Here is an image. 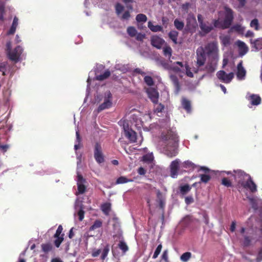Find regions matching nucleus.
Instances as JSON below:
<instances>
[{
    "label": "nucleus",
    "mask_w": 262,
    "mask_h": 262,
    "mask_svg": "<svg viewBox=\"0 0 262 262\" xmlns=\"http://www.w3.org/2000/svg\"><path fill=\"white\" fill-rule=\"evenodd\" d=\"M198 166L189 160L185 161L182 163L181 168L187 169L189 170H194Z\"/></svg>",
    "instance_id": "obj_26"
},
{
    "label": "nucleus",
    "mask_w": 262,
    "mask_h": 262,
    "mask_svg": "<svg viewBox=\"0 0 262 262\" xmlns=\"http://www.w3.org/2000/svg\"><path fill=\"white\" fill-rule=\"evenodd\" d=\"M133 180L132 179H128L125 177H120L116 180V184H124L129 182H133Z\"/></svg>",
    "instance_id": "obj_41"
},
{
    "label": "nucleus",
    "mask_w": 262,
    "mask_h": 262,
    "mask_svg": "<svg viewBox=\"0 0 262 262\" xmlns=\"http://www.w3.org/2000/svg\"><path fill=\"white\" fill-rule=\"evenodd\" d=\"M82 198L77 197L75 202V209L77 210V214L79 216V220L82 221L84 219V211H83V206L82 204Z\"/></svg>",
    "instance_id": "obj_15"
},
{
    "label": "nucleus",
    "mask_w": 262,
    "mask_h": 262,
    "mask_svg": "<svg viewBox=\"0 0 262 262\" xmlns=\"http://www.w3.org/2000/svg\"><path fill=\"white\" fill-rule=\"evenodd\" d=\"M119 248L123 251L124 253L128 250V247L126 244L123 241H120L118 244Z\"/></svg>",
    "instance_id": "obj_44"
},
{
    "label": "nucleus",
    "mask_w": 262,
    "mask_h": 262,
    "mask_svg": "<svg viewBox=\"0 0 262 262\" xmlns=\"http://www.w3.org/2000/svg\"><path fill=\"white\" fill-rule=\"evenodd\" d=\"M182 163V162H181L179 159H176L171 162L169 167L170 170V176L172 178H176L177 177L178 174V171L180 168H181Z\"/></svg>",
    "instance_id": "obj_13"
},
{
    "label": "nucleus",
    "mask_w": 262,
    "mask_h": 262,
    "mask_svg": "<svg viewBox=\"0 0 262 262\" xmlns=\"http://www.w3.org/2000/svg\"><path fill=\"white\" fill-rule=\"evenodd\" d=\"M115 69L116 70L120 71L123 73H125L127 71V68L124 64H116L115 66Z\"/></svg>",
    "instance_id": "obj_46"
},
{
    "label": "nucleus",
    "mask_w": 262,
    "mask_h": 262,
    "mask_svg": "<svg viewBox=\"0 0 262 262\" xmlns=\"http://www.w3.org/2000/svg\"><path fill=\"white\" fill-rule=\"evenodd\" d=\"M148 27L151 31L154 32H159L162 30V26L160 25H154L150 21L148 23Z\"/></svg>",
    "instance_id": "obj_35"
},
{
    "label": "nucleus",
    "mask_w": 262,
    "mask_h": 262,
    "mask_svg": "<svg viewBox=\"0 0 262 262\" xmlns=\"http://www.w3.org/2000/svg\"><path fill=\"white\" fill-rule=\"evenodd\" d=\"M207 56L208 60L205 67V70L208 74H211L216 70L219 59L217 41L209 42L204 47L201 46L196 49V58L198 67L204 66Z\"/></svg>",
    "instance_id": "obj_1"
},
{
    "label": "nucleus",
    "mask_w": 262,
    "mask_h": 262,
    "mask_svg": "<svg viewBox=\"0 0 262 262\" xmlns=\"http://www.w3.org/2000/svg\"><path fill=\"white\" fill-rule=\"evenodd\" d=\"M94 157L96 161L99 164H101L104 161V157L102 152L101 145L97 142L94 145Z\"/></svg>",
    "instance_id": "obj_11"
},
{
    "label": "nucleus",
    "mask_w": 262,
    "mask_h": 262,
    "mask_svg": "<svg viewBox=\"0 0 262 262\" xmlns=\"http://www.w3.org/2000/svg\"><path fill=\"white\" fill-rule=\"evenodd\" d=\"M144 82L146 84L149 86H151L154 84V81L152 78L150 76H146L144 78Z\"/></svg>",
    "instance_id": "obj_60"
},
{
    "label": "nucleus",
    "mask_w": 262,
    "mask_h": 262,
    "mask_svg": "<svg viewBox=\"0 0 262 262\" xmlns=\"http://www.w3.org/2000/svg\"><path fill=\"white\" fill-rule=\"evenodd\" d=\"M111 75V72L108 70H106L103 74L99 75H97L96 70L91 71L89 73V77L87 79V88L86 91V98L90 93V85L92 82H94L95 81H102L107 79Z\"/></svg>",
    "instance_id": "obj_6"
},
{
    "label": "nucleus",
    "mask_w": 262,
    "mask_h": 262,
    "mask_svg": "<svg viewBox=\"0 0 262 262\" xmlns=\"http://www.w3.org/2000/svg\"><path fill=\"white\" fill-rule=\"evenodd\" d=\"M142 160L144 162L151 164L154 161V156L152 152L144 155L142 157Z\"/></svg>",
    "instance_id": "obj_37"
},
{
    "label": "nucleus",
    "mask_w": 262,
    "mask_h": 262,
    "mask_svg": "<svg viewBox=\"0 0 262 262\" xmlns=\"http://www.w3.org/2000/svg\"><path fill=\"white\" fill-rule=\"evenodd\" d=\"M119 17L122 20H128L130 17V12L129 11H125L121 15H120Z\"/></svg>",
    "instance_id": "obj_58"
},
{
    "label": "nucleus",
    "mask_w": 262,
    "mask_h": 262,
    "mask_svg": "<svg viewBox=\"0 0 262 262\" xmlns=\"http://www.w3.org/2000/svg\"><path fill=\"white\" fill-rule=\"evenodd\" d=\"M174 25L175 27L179 30H181L183 29L184 26V24L178 20V19H176L174 20Z\"/></svg>",
    "instance_id": "obj_47"
},
{
    "label": "nucleus",
    "mask_w": 262,
    "mask_h": 262,
    "mask_svg": "<svg viewBox=\"0 0 262 262\" xmlns=\"http://www.w3.org/2000/svg\"><path fill=\"white\" fill-rule=\"evenodd\" d=\"M76 143L74 145V149L76 151L78 149H79L80 147V143H81V138L80 137L79 130L77 129L76 131Z\"/></svg>",
    "instance_id": "obj_38"
},
{
    "label": "nucleus",
    "mask_w": 262,
    "mask_h": 262,
    "mask_svg": "<svg viewBox=\"0 0 262 262\" xmlns=\"http://www.w3.org/2000/svg\"><path fill=\"white\" fill-rule=\"evenodd\" d=\"M235 45L238 48V53L241 56L245 55L248 52V47L244 41L238 40L235 42Z\"/></svg>",
    "instance_id": "obj_22"
},
{
    "label": "nucleus",
    "mask_w": 262,
    "mask_h": 262,
    "mask_svg": "<svg viewBox=\"0 0 262 262\" xmlns=\"http://www.w3.org/2000/svg\"><path fill=\"white\" fill-rule=\"evenodd\" d=\"M200 28L201 31L205 34H206L209 33L211 30L213 29V26L209 23H203L201 24Z\"/></svg>",
    "instance_id": "obj_27"
},
{
    "label": "nucleus",
    "mask_w": 262,
    "mask_h": 262,
    "mask_svg": "<svg viewBox=\"0 0 262 262\" xmlns=\"http://www.w3.org/2000/svg\"><path fill=\"white\" fill-rule=\"evenodd\" d=\"M164 124H162V122H161L160 126L162 127H165L166 129L168 128L169 127V119L168 118H166L165 120H164Z\"/></svg>",
    "instance_id": "obj_63"
},
{
    "label": "nucleus",
    "mask_w": 262,
    "mask_h": 262,
    "mask_svg": "<svg viewBox=\"0 0 262 262\" xmlns=\"http://www.w3.org/2000/svg\"><path fill=\"white\" fill-rule=\"evenodd\" d=\"M102 226V222L100 220H96L94 222L93 225L90 228V230H94L97 228H100Z\"/></svg>",
    "instance_id": "obj_50"
},
{
    "label": "nucleus",
    "mask_w": 262,
    "mask_h": 262,
    "mask_svg": "<svg viewBox=\"0 0 262 262\" xmlns=\"http://www.w3.org/2000/svg\"><path fill=\"white\" fill-rule=\"evenodd\" d=\"M238 2V4L237 6V8L239 9L244 8L246 4V0H237Z\"/></svg>",
    "instance_id": "obj_62"
},
{
    "label": "nucleus",
    "mask_w": 262,
    "mask_h": 262,
    "mask_svg": "<svg viewBox=\"0 0 262 262\" xmlns=\"http://www.w3.org/2000/svg\"><path fill=\"white\" fill-rule=\"evenodd\" d=\"M236 78L238 80H244L245 79L246 71L243 66L242 61H240L237 66Z\"/></svg>",
    "instance_id": "obj_20"
},
{
    "label": "nucleus",
    "mask_w": 262,
    "mask_h": 262,
    "mask_svg": "<svg viewBox=\"0 0 262 262\" xmlns=\"http://www.w3.org/2000/svg\"><path fill=\"white\" fill-rule=\"evenodd\" d=\"M163 53L165 57L168 58L169 60L170 59L172 55V49L169 46H165L163 48Z\"/></svg>",
    "instance_id": "obj_36"
},
{
    "label": "nucleus",
    "mask_w": 262,
    "mask_h": 262,
    "mask_svg": "<svg viewBox=\"0 0 262 262\" xmlns=\"http://www.w3.org/2000/svg\"><path fill=\"white\" fill-rule=\"evenodd\" d=\"M245 30V27L241 24H235L232 26L230 29V32H235L240 34H243Z\"/></svg>",
    "instance_id": "obj_29"
},
{
    "label": "nucleus",
    "mask_w": 262,
    "mask_h": 262,
    "mask_svg": "<svg viewBox=\"0 0 262 262\" xmlns=\"http://www.w3.org/2000/svg\"><path fill=\"white\" fill-rule=\"evenodd\" d=\"M200 180L201 182L207 183L211 179L209 175L207 174H200Z\"/></svg>",
    "instance_id": "obj_53"
},
{
    "label": "nucleus",
    "mask_w": 262,
    "mask_h": 262,
    "mask_svg": "<svg viewBox=\"0 0 262 262\" xmlns=\"http://www.w3.org/2000/svg\"><path fill=\"white\" fill-rule=\"evenodd\" d=\"M250 42L251 45V49L252 51L257 52L259 50H262V38H258L255 39L251 38Z\"/></svg>",
    "instance_id": "obj_21"
},
{
    "label": "nucleus",
    "mask_w": 262,
    "mask_h": 262,
    "mask_svg": "<svg viewBox=\"0 0 262 262\" xmlns=\"http://www.w3.org/2000/svg\"><path fill=\"white\" fill-rule=\"evenodd\" d=\"M133 121V123H134L135 125L138 128H140L142 126H143V121L141 119V118H138V116L135 114H133L129 117Z\"/></svg>",
    "instance_id": "obj_28"
},
{
    "label": "nucleus",
    "mask_w": 262,
    "mask_h": 262,
    "mask_svg": "<svg viewBox=\"0 0 262 262\" xmlns=\"http://www.w3.org/2000/svg\"><path fill=\"white\" fill-rule=\"evenodd\" d=\"M127 33L132 37L135 36L137 34V30L133 27H129L127 29Z\"/></svg>",
    "instance_id": "obj_55"
},
{
    "label": "nucleus",
    "mask_w": 262,
    "mask_h": 262,
    "mask_svg": "<svg viewBox=\"0 0 262 262\" xmlns=\"http://www.w3.org/2000/svg\"><path fill=\"white\" fill-rule=\"evenodd\" d=\"M225 18L223 20L224 23V28H229L231 25L233 20V12L231 9L225 6Z\"/></svg>",
    "instance_id": "obj_12"
},
{
    "label": "nucleus",
    "mask_w": 262,
    "mask_h": 262,
    "mask_svg": "<svg viewBox=\"0 0 262 262\" xmlns=\"http://www.w3.org/2000/svg\"><path fill=\"white\" fill-rule=\"evenodd\" d=\"M24 49L20 46H17L12 51H9L7 54L8 58L11 61L16 63L23 59L22 54Z\"/></svg>",
    "instance_id": "obj_7"
},
{
    "label": "nucleus",
    "mask_w": 262,
    "mask_h": 262,
    "mask_svg": "<svg viewBox=\"0 0 262 262\" xmlns=\"http://www.w3.org/2000/svg\"><path fill=\"white\" fill-rule=\"evenodd\" d=\"M18 25V18L16 16H15L13 18L11 26L7 32V34L8 35H12V34H14Z\"/></svg>",
    "instance_id": "obj_30"
},
{
    "label": "nucleus",
    "mask_w": 262,
    "mask_h": 262,
    "mask_svg": "<svg viewBox=\"0 0 262 262\" xmlns=\"http://www.w3.org/2000/svg\"><path fill=\"white\" fill-rule=\"evenodd\" d=\"M77 176L75 180L77 182V190L75 192V194L76 196L80 194H83L86 189L85 183H86L85 180L83 178L81 174H79V172H77Z\"/></svg>",
    "instance_id": "obj_8"
},
{
    "label": "nucleus",
    "mask_w": 262,
    "mask_h": 262,
    "mask_svg": "<svg viewBox=\"0 0 262 262\" xmlns=\"http://www.w3.org/2000/svg\"><path fill=\"white\" fill-rule=\"evenodd\" d=\"M164 105L161 103L157 104L155 106L154 112L158 116H160L164 111Z\"/></svg>",
    "instance_id": "obj_33"
},
{
    "label": "nucleus",
    "mask_w": 262,
    "mask_h": 262,
    "mask_svg": "<svg viewBox=\"0 0 262 262\" xmlns=\"http://www.w3.org/2000/svg\"><path fill=\"white\" fill-rule=\"evenodd\" d=\"M109 251H110V247H109V246L108 245H107L106 246H105L104 247V248L103 249L102 253L101 255V259H104L106 258V257L107 256V255Z\"/></svg>",
    "instance_id": "obj_56"
},
{
    "label": "nucleus",
    "mask_w": 262,
    "mask_h": 262,
    "mask_svg": "<svg viewBox=\"0 0 262 262\" xmlns=\"http://www.w3.org/2000/svg\"><path fill=\"white\" fill-rule=\"evenodd\" d=\"M247 198L254 210L262 209V200L260 198L257 196H249L247 194Z\"/></svg>",
    "instance_id": "obj_16"
},
{
    "label": "nucleus",
    "mask_w": 262,
    "mask_h": 262,
    "mask_svg": "<svg viewBox=\"0 0 262 262\" xmlns=\"http://www.w3.org/2000/svg\"><path fill=\"white\" fill-rule=\"evenodd\" d=\"M0 72L2 73L4 76L9 74L10 77H12L14 73L12 68L9 66L7 62L0 63Z\"/></svg>",
    "instance_id": "obj_18"
},
{
    "label": "nucleus",
    "mask_w": 262,
    "mask_h": 262,
    "mask_svg": "<svg viewBox=\"0 0 262 262\" xmlns=\"http://www.w3.org/2000/svg\"><path fill=\"white\" fill-rule=\"evenodd\" d=\"M250 26L251 28H254L255 30H258L259 29V24L258 20L257 18H254L252 20Z\"/></svg>",
    "instance_id": "obj_45"
},
{
    "label": "nucleus",
    "mask_w": 262,
    "mask_h": 262,
    "mask_svg": "<svg viewBox=\"0 0 262 262\" xmlns=\"http://www.w3.org/2000/svg\"><path fill=\"white\" fill-rule=\"evenodd\" d=\"M101 209L104 214L108 215L111 209V204L110 203H105L101 205Z\"/></svg>",
    "instance_id": "obj_34"
},
{
    "label": "nucleus",
    "mask_w": 262,
    "mask_h": 262,
    "mask_svg": "<svg viewBox=\"0 0 262 262\" xmlns=\"http://www.w3.org/2000/svg\"><path fill=\"white\" fill-rule=\"evenodd\" d=\"M246 98L252 105H258L261 103V98L257 94L248 92L246 94Z\"/></svg>",
    "instance_id": "obj_17"
},
{
    "label": "nucleus",
    "mask_w": 262,
    "mask_h": 262,
    "mask_svg": "<svg viewBox=\"0 0 262 262\" xmlns=\"http://www.w3.org/2000/svg\"><path fill=\"white\" fill-rule=\"evenodd\" d=\"M213 28H216L222 29H227L226 28H224V23L223 21H220L219 19H215L213 20Z\"/></svg>",
    "instance_id": "obj_40"
},
{
    "label": "nucleus",
    "mask_w": 262,
    "mask_h": 262,
    "mask_svg": "<svg viewBox=\"0 0 262 262\" xmlns=\"http://www.w3.org/2000/svg\"><path fill=\"white\" fill-rule=\"evenodd\" d=\"M162 247V246L161 244H160L157 246L152 256V258L154 259H156V258L158 257V255H159L161 251Z\"/></svg>",
    "instance_id": "obj_59"
},
{
    "label": "nucleus",
    "mask_w": 262,
    "mask_h": 262,
    "mask_svg": "<svg viewBox=\"0 0 262 262\" xmlns=\"http://www.w3.org/2000/svg\"><path fill=\"white\" fill-rule=\"evenodd\" d=\"M253 221L256 222V224H258L259 225L260 227H261V223L260 222H257L255 220V218L253 216H251L247 221V226L252 231L257 233V232H259L262 233V229H259L258 231H257V227L254 226L253 224H252Z\"/></svg>",
    "instance_id": "obj_24"
},
{
    "label": "nucleus",
    "mask_w": 262,
    "mask_h": 262,
    "mask_svg": "<svg viewBox=\"0 0 262 262\" xmlns=\"http://www.w3.org/2000/svg\"><path fill=\"white\" fill-rule=\"evenodd\" d=\"M260 241L261 247L258 251V254L256 258V262H261L262 261V237L261 238Z\"/></svg>",
    "instance_id": "obj_57"
},
{
    "label": "nucleus",
    "mask_w": 262,
    "mask_h": 262,
    "mask_svg": "<svg viewBox=\"0 0 262 262\" xmlns=\"http://www.w3.org/2000/svg\"><path fill=\"white\" fill-rule=\"evenodd\" d=\"M190 187L188 185H184L181 186L180 189V192L183 195L186 194L188 192L190 191Z\"/></svg>",
    "instance_id": "obj_48"
},
{
    "label": "nucleus",
    "mask_w": 262,
    "mask_h": 262,
    "mask_svg": "<svg viewBox=\"0 0 262 262\" xmlns=\"http://www.w3.org/2000/svg\"><path fill=\"white\" fill-rule=\"evenodd\" d=\"M95 103H100L94 111L98 114L100 112L110 108L113 105V96L110 91H106L104 95H97L95 97Z\"/></svg>",
    "instance_id": "obj_4"
},
{
    "label": "nucleus",
    "mask_w": 262,
    "mask_h": 262,
    "mask_svg": "<svg viewBox=\"0 0 262 262\" xmlns=\"http://www.w3.org/2000/svg\"><path fill=\"white\" fill-rule=\"evenodd\" d=\"M62 230H63V228H62V226L61 225H59L57 229L56 230V233L54 234V236H60V234H61V233L62 232Z\"/></svg>",
    "instance_id": "obj_64"
},
{
    "label": "nucleus",
    "mask_w": 262,
    "mask_h": 262,
    "mask_svg": "<svg viewBox=\"0 0 262 262\" xmlns=\"http://www.w3.org/2000/svg\"><path fill=\"white\" fill-rule=\"evenodd\" d=\"M253 239V238L252 237H250L248 236L245 235L244 239L243 241L244 246L245 247L250 246V245Z\"/></svg>",
    "instance_id": "obj_54"
},
{
    "label": "nucleus",
    "mask_w": 262,
    "mask_h": 262,
    "mask_svg": "<svg viewBox=\"0 0 262 262\" xmlns=\"http://www.w3.org/2000/svg\"><path fill=\"white\" fill-rule=\"evenodd\" d=\"M169 38L172 41L176 44L177 43V38L178 36V32L176 31H171L168 34Z\"/></svg>",
    "instance_id": "obj_39"
},
{
    "label": "nucleus",
    "mask_w": 262,
    "mask_h": 262,
    "mask_svg": "<svg viewBox=\"0 0 262 262\" xmlns=\"http://www.w3.org/2000/svg\"><path fill=\"white\" fill-rule=\"evenodd\" d=\"M161 64L165 69L168 71L170 79L175 88V91L176 93H178L180 90V84L176 75L177 72L179 70L178 64L176 62L170 65L166 62H162Z\"/></svg>",
    "instance_id": "obj_5"
},
{
    "label": "nucleus",
    "mask_w": 262,
    "mask_h": 262,
    "mask_svg": "<svg viewBox=\"0 0 262 262\" xmlns=\"http://www.w3.org/2000/svg\"><path fill=\"white\" fill-rule=\"evenodd\" d=\"M146 93L148 98L154 103H157L158 101L159 93L154 88H149L146 89Z\"/></svg>",
    "instance_id": "obj_19"
},
{
    "label": "nucleus",
    "mask_w": 262,
    "mask_h": 262,
    "mask_svg": "<svg viewBox=\"0 0 262 262\" xmlns=\"http://www.w3.org/2000/svg\"><path fill=\"white\" fill-rule=\"evenodd\" d=\"M115 9L117 14L119 16L124 10V7L121 4L118 3L115 6Z\"/></svg>",
    "instance_id": "obj_52"
},
{
    "label": "nucleus",
    "mask_w": 262,
    "mask_h": 262,
    "mask_svg": "<svg viewBox=\"0 0 262 262\" xmlns=\"http://www.w3.org/2000/svg\"><path fill=\"white\" fill-rule=\"evenodd\" d=\"M63 235L62 234L61 236H54V237L56 238V239L54 241V244L56 247L58 248L60 246L61 243L63 241Z\"/></svg>",
    "instance_id": "obj_51"
},
{
    "label": "nucleus",
    "mask_w": 262,
    "mask_h": 262,
    "mask_svg": "<svg viewBox=\"0 0 262 262\" xmlns=\"http://www.w3.org/2000/svg\"><path fill=\"white\" fill-rule=\"evenodd\" d=\"M216 76L221 82L225 84H229L233 79L234 74L233 72L227 73L224 70H220L217 72Z\"/></svg>",
    "instance_id": "obj_9"
},
{
    "label": "nucleus",
    "mask_w": 262,
    "mask_h": 262,
    "mask_svg": "<svg viewBox=\"0 0 262 262\" xmlns=\"http://www.w3.org/2000/svg\"><path fill=\"white\" fill-rule=\"evenodd\" d=\"M191 253L189 252L184 253L180 257V259L183 262H187L190 258Z\"/></svg>",
    "instance_id": "obj_43"
},
{
    "label": "nucleus",
    "mask_w": 262,
    "mask_h": 262,
    "mask_svg": "<svg viewBox=\"0 0 262 262\" xmlns=\"http://www.w3.org/2000/svg\"><path fill=\"white\" fill-rule=\"evenodd\" d=\"M42 250L45 252L47 253L50 251L52 249V246L51 244H43L41 245Z\"/></svg>",
    "instance_id": "obj_49"
},
{
    "label": "nucleus",
    "mask_w": 262,
    "mask_h": 262,
    "mask_svg": "<svg viewBox=\"0 0 262 262\" xmlns=\"http://www.w3.org/2000/svg\"><path fill=\"white\" fill-rule=\"evenodd\" d=\"M179 139L176 128L167 129L161 133L157 148L161 152L172 158L178 154Z\"/></svg>",
    "instance_id": "obj_2"
},
{
    "label": "nucleus",
    "mask_w": 262,
    "mask_h": 262,
    "mask_svg": "<svg viewBox=\"0 0 262 262\" xmlns=\"http://www.w3.org/2000/svg\"><path fill=\"white\" fill-rule=\"evenodd\" d=\"M176 63L178 64V68L179 69L177 72L176 75H178L181 78L182 77L184 74H186L189 77H193V74L191 72L190 69L188 64H185L184 65L183 62L180 61L176 62Z\"/></svg>",
    "instance_id": "obj_10"
},
{
    "label": "nucleus",
    "mask_w": 262,
    "mask_h": 262,
    "mask_svg": "<svg viewBox=\"0 0 262 262\" xmlns=\"http://www.w3.org/2000/svg\"><path fill=\"white\" fill-rule=\"evenodd\" d=\"M220 39L221 40L222 45L227 47L230 44V36L229 35H222L220 36Z\"/></svg>",
    "instance_id": "obj_32"
},
{
    "label": "nucleus",
    "mask_w": 262,
    "mask_h": 262,
    "mask_svg": "<svg viewBox=\"0 0 262 262\" xmlns=\"http://www.w3.org/2000/svg\"><path fill=\"white\" fill-rule=\"evenodd\" d=\"M233 172L234 173L232 175L237 183V188L239 192L248 190L252 193L257 191V186L249 174L241 169L235 170Z\"/></svg>",
    "instance_id": "obj_3"
},
{
    "label": "nucleus",
    "mask_w": 262,
    "mask_h": 262,
    "mask_svg": "<svg viewBox=\"0 0 262 262\" xmlns=\"http://www.w3.org/2000/svg\"><path fill=\"white\" fill-rule=\"evenodd\" d=\"M147 19V16L143 14H139L136 17V20L138 23H145Z\"/></svg>",
    "instance_id": "obj_42"
},
{
    "label": "nucleus",
    "mask_w": 262,
    "mask_h": 262,
    "mask_svg": "<svg viewBox=\"0 0 262 262\" xmlns=\"http://www.w3.org/2000/svg\"><path fill=\"white\" fill-rule=\"evenodd\" d=\"M164 40L158 36H153L151 37V44L155 48L160 49L164 43Z\"/></svg>",
    "instance_id": "obj_23"
},
{
    "label": "nucleus",
    "mask_w": 262,
    "mask_h": 262,
    "mask_svg": "<svg viewBox=\"0 0 262 262\" xmlns=\"http://www.w3.org/2000/svg\"><path fill=\"white\" fill-rule=\"evenodd\" d=\"M123 128L125 136L129 140L130 142L134 143L136 142L137 135L136 133L132 128H129L128 124H123Z\"/></svg>",
    "instance_id": "obj_14"
},
{
    "label": "nucleus",
    "mask_w": 262,
    "mask_h": 262,
    "mask_svg": "<svg viewBox=\"0 0 262 262\" xmlns=\"http://www.w3.org/2000/svg\"><path fill=\"white\" fill-rule=\"evenodd\" d=\"M222 184L227 187H230L232 186V183L227 178H224L222 180Z\"/></svg>",
    "instance_id": "obj_61"
},
{
    "label": "nucleus",
    "mask_w": 262,
    "mask_h": 262,
    "mask_svg": "<svg viewBox=\"0 0 262 262\" xmlns=\"http://www.w3.org/2000/svg\"><path fill=\"white\" fill-rule=\"evenodd\" d=\"M182 106L187 113H190L191 111V103L189 100L185 98H183L181 101Z\"/></svg>",
    "instance_id": "obj_31"
},
{
    "label": "nucleus",
    "mask_w": 262,
    "mask_h": 262,
    "mask_svg": "<svg viewBox=\"0 0 262 262\" xmlns=\"http://www.w3.org/2000/svg\"><path fill=\"white\" fill-rule=\"evenodd\" d=\"M157 202L159 203V207L163 209L165 206V195L162 194L159 190H157Z\"/></svg>",
    "instance_id": "obj_25"
}]
</instances>
